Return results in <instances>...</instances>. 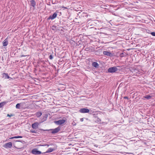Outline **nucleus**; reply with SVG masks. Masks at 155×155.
<instances>
[{
    "label": "nucleus",
    "mask_w": 155,
    "mask_h": 155,
    "mask_svg": "<svg viewBox=\"0 0 155 155\" xmlns=\"http://www.w3.org/2000/svg\"><path fill=\"white\" fill-rule=\"evenodd\" d=\"M13 116V115L12 114H11L10 115L9 114H7V116H8L9 117H11V116Z\"/></svg>",
    "instance_id": "27"
},
{
    "label": "nucleus",
    "mask_w": 155,
    "mask_h": 155,
    "mask_svg": "<svg viewBox=\"0 0 155 155\" xmlns=\"http://www.w3.org/2000/svg\"><path fill=\"white\" fill-rule=\"evenodd\" d=\"M118 70L117 68L116 67H114L109 68L108 71L109 73H114L117 71Z\"/></svg>",
    "instance_id": "2"
},
{
    "label": "nucleus",
    "mask_w": 155,
    "mask_h": 155,
    "mask_svg": "<svg viewBox=\"0 0 155 155\" xmlns=\"http://www.w3.org/2000/svg\"><path fill=\"white\" fill-rule=\"evenodd\" d=\"M88 49H89L88 48H85V50L86 51H88Z\"/></svg>",
    "instance_id": "32"
},
{
    "label": "nucleus",
    "mask_w": 155,
    "mask_h": 155,
    "mask_svg": "<svg viewBox=\"0 0 155 155\" xmlns=\"http://www.w3.org/2000/svg\"><path fill=\"white\" fill-rule=\"evenodd\" d=\"M152 96L148 95H146L143 97V98H145L148 100L150 99L151 98Z\"/></svg>",
    "instance_id": "15"
},
{
    "label": "nucleus",
    "mask_w": 155,
    "mask_h": 155,
    "mask_svg": "<svg viewBox=\"0 0 155 155\" xmlns=\"http://www.w3.org/2000/svg\"><path fill=\"white\" fill-rule=\"evenodd\" d=\"M130 71H132V72H133V71L131 70H130Z\"/></svg>",
    "instance_id": "35"
},
{
    "label": "nucleus",
    "mask_w": 155,
    "mask_h": 155,
    "mask_svg": "<svg viewBox=\"0 0 155 155\" xmlns=\"http://www.w3.org/2000/svg\"><path fill=\"white\" fill-rule=\"evenodd\" d=\"M92 66L95 68H97L99 66V64L96 62H94L92 64Z\"/></svg>",
    "instance_id": "13"
},
{
    "label": "nucleus",
    "mask_w": 155,
    "mask_h": 155,
    "mask_svg": "<svg viewBox=\"0 0 155 155\" xmlns=\"http://www.w3.org/2000/svg\"><path fill=\"white\" fill-rule=\"evenodd\" d=\"M51 29L53 30H56V27L54 25H52L51 27Z\"/></svg>",
    "instance_id": "20"
},
{
    "label": "nucleus",
    "mask_w": 155,
    "mask_h": 155,
    "mask_svg": "<svg viewBox=\"0 0 155 155\" xmlns=\"http://www.w3.org/2000/svg\"><path fill=\"white\" fill-rule=\"evenodd\" d=\"M31 153L35 155H38L41 153V151L38 150L37 149H33L31 151Z\"/></svg>",
    "instance_id": "3"
},
{
    "label": "nucleus",
    "mask_w": 155,
    "mask_h": 155,
    "mask_svg": "<svg viewBox=\"0 0 155 155\" xmlns=\"http://www.w3.org/2000/svg\"><path fill=\"white\" fill-rule=\"evenodd\" d=\"M57 16V13H54L52 15H50V16L47 19H53L55 18Z\"/></svg>",
    "instance_id": "7"
},
{
    "label": "nucleus",
    "mask_w": 155,
    "mask_h": 155,
    "mask_svg": "<svg viewBox=\"0 0 155 155\" xmlns=\"http://www.w3.org/2000/svg\"><path fill=\"white\" fill-rule=\"evenodd\" d=\"M49 146V145H48L47 144H45L44 145H42V146Z\"/></svg>",
    "instance_id": "30"
},
{
    "label": "nucleus",
    "mask_w": 155,
    "mask_h": 155,
    "mask_svg": "<svg viewBox=\"0 0 155 155\" xmlns=\"http://www.w3.org/2000/svg\"><path fill=\"white\" fill-rule=\"evenodd\" d=\"M40 130L41 131H50V130H51V129H49V130H43V129H40Z\"/></svg>",
    "instance_id": "22"
},
{
    "label": "nucleus",
    "mask_w": 155,
    "mask_h": 155,
    "mask_svg": "<svg viewBox=\"0 0 155 155\" xmlns=\"http://www.w3.org/2000/svg\"><path fill=\"white\" fill-rule=\"evenodd\" d=\"M151 34L153 36H155V32H152L151 33Z\"/></svg>",
    "instance_id": "24"
},
{
    "label": "nucleus",
    "mask_w": 155,
    "mask_h": 155,
    "mask_svg": "<svg viewBox=\"0 0 155 155\" xmlns=\"http://www.w3.org/2000/svg\"><path fill=\"white\" fill-rule=\"evenodd\" d=\"M26 56L25 55H21V57H25V56Z\"/></svg>",
    "instance_id": "33"
},
{
    "label": "nucleus",
    "mask_w": 155,
    "mask_h": 155,
    "mask_svg": "<svg viewBox=\"0 0 155 155\" xmlns=\"http://www.w3.org/2000/svg\"><path fill=\"white\" fill-rule=\"evenodd\" d=\"M14 138H18V137H17V136H15L10 138V139H12Z\"/></svg>",
    "instance_id": "26"
},
{
    "label": "nucleus",
    "mask_w": 155,
    "mask_h": 155,
    "mask_svg": "<svg viewBox=\"0 0 155 155\" xmlns=\"http://www.w3.org/2000/svg\"><path fill=\"white\" fill-rule=\"evenodd\" d=\"M79 111L81 113H87L89 112V110L87 108H83L81 109Z\"/></svg>",
    "instance_id": "6"
},
{
    "label": "nucleus",
    "mask_w": 155,
    "mask_h": 155,
    "mask_svg": "<svg viewBox=\"0 0 155 155\" xmlns=\"http://www.w3.org/2000/svg\"><path fill=\"white\" fill-rule=\"evenodd\" d=\"M5 104V102H3L0 103V108L3 107Z\"/></svg>",
    "instance_id": "18"
},
{
    "label": "nucleus",
    "mask_w": 155,
    "mask_h": 155,
    "mask_svg": "<svg viewBox=\"0 0 155 155\" xmlns=\"http://www.w3.org/2000/svg\"><path fill=\"white\" fill-rule=\"evenodd\" d=\"M95 119H96V121L97 122H99V123H101V120L99 118H98L97 117H95Z\"/></svg>",
    "instance_id": "17"
},
{
    "label": "nucleus",
    "mask_w": 155,
    "mask_h": 155,
    "mask_svg": "<svg viewBox=\"0 0 155 155\" xmlns=\"http://www.w3.org/2000/svg\"><path fill=\"white\" fill-rule=\"evenodd\" d=\"M84 120V118H81L80 119V121L81 122L83 121Z\"/></svg>",
    "instance_id": "29"
},
{
    "label": "nucleus",
    "mask_w": 155,
    "mask_h": 155,
    "mask_svg": "<svg viewBox=\"0 0 155 155\" xmlns=\"http://www.w3.org/2000/svg\"><path fill=\"white\" fill-rule=\"evenodd\" d=\"M8 43V41L7 38H6L3 41V46H7Z\"/></svg>",
    "instance_id": "10"
},
{
    "label": "nucleus",
    "mask_w": 155,
    "mask_h": 155,
    "mask_svg": "<svg viewBox=\"0 0 155 155\" xmlns=\"http://www.w3.org/2000/svg\"><path fill=\"white\" fill-rule=\"evenodd\" d=\"M49 58H50V59H52L53 58V57L52 55H50L49 56Z\"/></svg>",
    "instance_id": "23"
},
{
    "label": "nucleus",
    "mask_w": 155,
    "mask_h": 155,
    "mask_svg": "<svg viewBox=\"0 0 155 155\" xmlns=\"http://www.w3.org/2000/svg\"><path fill=\"white\" fill-rule=\"evenodd\" d=\"M126 53L125 54L123 53H121L120 54V56L121 57H124L126 56Z\"/></svg>",
    "instance_id": "21"
},
{
    "label": "nucleus",
    "mask_w": 155,
    "mask_h": 155,
    "mask_svg": "<svg viewBox=\"0 0 155 155\" xmlns=\"http://www.w3.org/2000/svg\"><path fill=\"white\" fill-rule=\"evenodd\" d=\"M64 119L61 120H59L58 121H54L55 123L58 125H61L64 123L66 121V119Z\"/></svg>",
    "instance_id": "1"
},
{
    "label": "nucleus",
    "mask_w": 155,
    "mask_h": 155,
    "mask_svg": "<svg viewBox=\"0 0 155 155\" xmlns=\"http://www.w3.org/2000/svg\"><path fill=\"white\" fill-rule=\"evenodd\" d=\"M39 123L38 122H36L33 124H32V127L34 129H36L38 128Z\"/></svg>",
    "instance_id": "8"
},
{
    "label": "nucleus",
    "mask_w": 155,
    "mask_h": 155,
    "mask_svg": "<svg viewBox=\"0 0 155 155\" xmlns=\"http://www.w3.org/2000/svg\"><path fill=\"white\" fill-rule=\"evenodd\" d=\"M3 78H4L5 79H9L10 80H12L13 78L9 76L8 73H3L2 74Z\"/></svg>",
    "instance_id": "5"
},
{
    "label": "nucleus",
    "mask_w": 155,
    "mask_h": 155,
    "mask_svg": "<svg viewBox=\"0 0 155 155\" xmlns=\"http://www.w3.org/2000/svg\"><path fill=\"white\" fill-rule=\"evenodd\" d=\"M103 54L105 55L109 56H112V54L111 53L107 51H104Z\"/></svg>",
    "instance_id": "11"
},
{
    "label": "nucleus",
    "mask_w": 155,
    "mask_h": 155,
    "mask_svg": "<svg viewBox=\"0 0 155 155\" xmlns=\"http://www.w3.org/2000/svg\"><path fill=\"white\" fill-rule=\"evenodd\" d=\"M124 99H128L129 98L127 96H125L124 97Z\"/></svg>",
    "instance_id": "28"
},
{
    "label": "nucleus",
    "mask_w": 155,
    "mask_h": 155,
    "mask_svg": "<svg viewBox=\"0 0 155 155\" xmlns=\"http://www.w3.org/2000/svg\"><path fill=\"white\" fill-rule=\"evenodd\" d=\"M30 132L31 133H35L36 132L35 130H31Z\"/></svg>",
    "instance_id": "25"
},
{
    "label": "nucleus",
    "mask_w": 155,
    "mask_h": 155,
    "mask_svg": "<svg viewBox=\"0 0 155 155\" xmlns=\"http://www.w3.org/2000/svg\"><path fill=\"white\" fill-rule=\"evenodd\" d=\"M51 130L52 131L51 132V133L52 134H54L58 133L60 130V127H58L54 129H51Z\"/></svg>",
    "instance_id": "4"
},
{
    "label": "nucleus",
    "mask_w": 155,
    "mask_h": 155,
    "mask_svg": "<svg viewBox=\"0 0 155 155\" xmlns=\"http://www.w3.org/2000/svg\"><path fill=\"white\" fill-rule=\"evenodd\" d=\"M42 115V113L41 112H38L36 113V116L38 117H40Z\"/></svg>",
    "instance_id": "16"
},
{
    "label": "nucleus",
    "mask_w": 155,
    "mask_h": 155,
    "mask_svg": "<svg viewBox=\"0 0 155 155\" xmlns=\"http://www.w3.org/2000/svg\"><path fill=\"white\" fill-rule=\"evenodd\" d=\"M20 104L18 103L16 105V108L17 109H20Z\"/></svg>",
    "instance_id": "19"
},
{
    "label": "nucleus",
    "mask_w": 155,
    "mask_h": 155,
    "mask_svg": "<svg viewBox=\"0 0 155 155\" xmlns=\"http://www.w3.org/2000/svg\"><path fill=\"white\" fill-rule=\"evenodd\" d=\"M54 150H55V149L50 148H49L48 149L46 152L43 153H46L51 152L53 151Z\"/></svg>",
    "instance_id": "14"
},
{
    "label": "nucleus",
    "mask_w": 155,
    "mask_h": 155,
    "mask_svg": "<svg viewBox=\"0 0 155 155\" xmlns=\"http://www.w3.org/2000/svg\"><path fill=\"white\" fill-rule=\"evenodd\" d=\"M12 143L10 142L5 143V148H10L12 147Z\"/></svg>",
    "instance_id": "9"
},
{
    "label": "nucleus",
    "mask_w": 155,
    "mask_h": 155,
    "mask_svg": "<svg viewBox=\"0 0 155 155\" xmlns=\"http://www.w3.org/2000/svg\"><path fill=\"white\" fill-rule=\"evenodd\" d=\"M18 141V142H21V141H20V140H18L17 141Z\"/></svg>",
    "instance_id": "34"
},
{
    "label": "nucleus",
    "mask_w": 155,
    "mask_h": 155,
    "mask_svg": "<svg viewBox=\"0 0 155 155\" xmlns=\"http://www.w3.org/2000/svg\"><path fill=\"white\" fill-rule=\"evenodd\" d=\"M17 137L18 138H22V136H17Z\"/></svg>",
    "instance_id": "31"
},
{
    "label": "nucleus",
    "mask_w": 155,
    "mask_h": 155,
    "mask_svg": "<svg viewBox=\"0 0 155 155\" xmlns=\"http://www.w3.org/2000/svg\"><path fill=\"white\" fill-rule=\"evenodd\" d=\"M29 1L32 6L35 7L36 5L35 1L34 0H29Z\"/></svg>",
    "instance_id": "12"
}]
</instances>
